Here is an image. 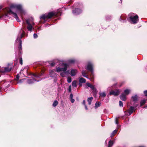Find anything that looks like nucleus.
Segmentation results:
<instances>
[{
    "mask_svg": "<svg viewBox=\"0 0 147 147\" xmlns=\"http://www.w3.org/2000/svg\"><path fill=\"white\" fill-rule=\"evenodd\" d=\"M13 8L18 10L21 16L26 13L25 11L22 9L21 5L12 4L10 5V8H6L0 11V19H4L7 17L8 14H12L13 16L16 19L17 21L18 22H20L16 13L12 11L11 9Z\"/></svg>",
    "mask_w": 147,
    "mask_h": 147,
    "instance_id": "1",
    "label": "nucleus"
},
{
    "mask_svg": "<svg viewBox=\"0 0 147 147\" xmlns=\"http://www.w3.org/2000/svg\"><path fill=\"white\" fill-rule=\"evenodd\" d=\"M25 28V23L23 22V28H21V30L20 31V33L18 35L16 40V42H19V50L20 52V54L22 53L21 50L22 49V41L21 39L23 37V36L24 35L25 32L23 30V29H24Z\"/></svg>",
    "mask_w": 147,
    "mask_h": 147,
    "instance_id": "2",
    "label": "nucleus"
},
{
    "mask_svg": "<svg viewBox=\"0 0 147 147\" xmlns=\"http://www.w3.org/2000/svg\"><path fill=\"white\" fill-rule=\"evenodd\" d=\"M128 18L127 20L131 22L133 24L137 23L138 21V15H136L135 14L132 13H130L128 15Z\"/></svg>",
    "mask_w": 147,
    "mask_h": 147,
    "instance_id": "3",
    "label": "nucleus"
},
{
    "mask_svg": "<svg viewBox=\"0 0 147 147\" xmlns=\"http://www.w3.org/2000/svg\"><path fill=\"white\" fill-rule=\"evenodd\" d=\"M57 15V13L53 11L52 12H50L48 14H45L42 15L40 17V19H43L44 20V22H45L47 20V19H49L53 16H56Z\"/></svg>",
    "mask_w": 147,
    "mask_h": 147,
    "instance_id": "4",
    "label": "nucleus"
},
{
    "mask_svg": "<svg viewBox=\"0 0 147 147\" xmlns=\"http://www.w3.org/2000/svg\"><path fill=\"white\" fill-rule=\"evenodd\" d=\"M27 25V28L28 31L31 32L32 29H34L33 26L35 24L33 22V19L32 18H30L25 20Z\"/></svg>",
    "mask_w": 147,
    "mask_h": 147,
    "instance_id": "5",
    "label": "nucleus"
},
{
    "mask_svg": "<svg viewBox=\"0 0 147 147\" xmlns=\"http://www.w3.org/2000/svg\"><path fill=\"white\" fill-rule=\"evenodd\" d=\"M77 62V60L75 59H69L67 60L65 63V74L68 73L66 71L67 67H69L71 64H74Z\"/></svg>",
    "mask_w": 147,
    "mask_h": 147,
    "instance_id": "6",
    "label": "nucleus"
},
{
    "mask_svg": "<svg viewBox=\"0 0 147 147\" xmlns=\"http://www.w3.org/2000/svg\"><path fill=\"white\" fill-rule=\"evenodd\" d=\"M93 66V64L91 62L89 61L88 62L86 68V69L91 72L90 76L92 78H93L94 75Z\"/></svg>",
    "mask_w": 147,
    "mask_h": 147,
    "instance_id": "7",
    "label": "nucleus"
},
{
    "mask_svg": "<svg viewBox=\"0 0 147 147\" xmlns=\"http://www.w3.org/2000/svg\"><path fill=\"white\" fill-rule=\"evenodd\" d=\"M66 71H68V73L66 75L69 74L72 77L74 76H76L78 72V70L77 69L74 68L71 69H70V71H69V70H66Z\"/></svg>",
    "mask_w": 147,
    "mask_h": 147,
    "instance_id": "8",
    "label": "nucleus"
},
{
    "mask_svg": "<svg viewBox=\"0 0 147 147\" xmlns=\"http://www.w3.org/2000/svg\"><path fill=\"white\" fill-rule=\"evenodd\" d=\"M56 71L57 72L62 71V72L61 73V75L62 77H64V66H63L62 67H58L57 68Z\"/></svg>",
    "mask_w": 147,
    "mask_h": 147,
    "instance_id": "9",
    "label": "nucleus"
},
{
    "mask_svg": "<svg viewBox=\"0 0 147 147\" xmlns=\"http://www.w3.org/2000/svg\"><path fill=\"white\" fill-rule=\"evenodd\" d=\"M120 91L118 89H116L115 90H111L109 92L110 95H114L115 96H116L119 94Z\"/></svg>",
    "mask_w": 147,
    "mask_h": 147,
    "instance_id": "10",
    "label": "nucleus"
},
{
    "mask_svg": "<svg viewBox=\"0 0 147 147\" xmlns=\"http://www.w3.org/2000/svg\"><path fill=\"white\" fill-rule=\"evenodd\" d=\"M11 68H9L8 67H5L4 70L2 69L0 66V72L4 73L9 72L11 70Z\"/></svg>",
    "mask_w": 147,
    "mask_h": 147,
    "instance_id": "11",
    "label": "nucleus"
},
{
    "mask_svg": "<svg viewBox=\"0 0 147 147\" xmlns=\"http://www.w3.org/2000/svg\"><path fill=\"white\" fill-rule=\"evenodd\" d=\"M82 11L81 9L78 8H75L73 10V13L74 15H78L81 13Z\"/></svg>",
    "mask_w": 147,
    "mask_h": 147,
    "instance_id": "12",
    "label": "nucleus"
},
{
    "mask_svg": "<svg viewBox=\"0 0 147 147\" xmlns=\"http://www.w3.org/2000/svg\"><path fill=\"white\" fill-rule=\"evenodd\" d=\"M49 74L51 77L55 79H56L57 78V74L54 72L53 70H51L50 71Z\"/></svg>",
    "mask_w": 147,
    "mask_h": 147,
    "instance_id": "13",
    "label": "nucleus"
},
{
    "mask_svg": "<svg viewBox=\"0 0 147 147\" xmlns=\"http://www.w3.org/2000/svg\"><path fill=\"white\" fill-rule=\"evenodd\" d=\"M135 107H133L131 106L130 107L128 110V112L129 115H130L133 113L134 111L135 110Z\"/></svg>",
    "mask_w": 147,
    "mask_h": 147,
    "instance_id": "14",
    "label": "nucleus"
},
{
    "mask_svg": "<svg viewBox=\"0 0 147 147\" xmlns=\"http://www.w3.org/2000/svg\"><path fill=\"white\" fill-rule=\"evenodd\" d=\"M79 86H81L82 85V83H85L86 82V80L85 79L83 78H80L79 79Z\"/></svg>",
    "mask_w": 147,
    "mask_h": 147,
    "instance_id": "15",
    "label": "nucleus"
},
{
    "mask_svg": "<svg viewBox=\"0 0 147 147\" xmlns=\"http://www.w3.org/2000/svg\"><path fill=\"white\" fill-rule=\"evenodd\" d=\"M126 16L125 15H123L121 16L119 19V20L123 22H124L126 21Z\"/></svg>",
    "mask_w": 147,
    "mask_h": 147,
    "instance_id": "16",
    "label": "nucleus"
},
{
    "mask_svg": "<svg viewBox=\"0 0 147 147\" xmlns=\"http://www.w3.org/2000/svg\"><path fill=\"white\" fill-rule=\"evenodd\" d=\"M126 95L123 93L120 96L121 99L123 101H125L126 99Z\"/></svg>",
    "mask_w": 147,
    "mask_h": 147,
    "instance_id": "17",
    "label": "nucleus"
},
{
    "mask_svg": "<svg viewBox=\"0 0 147 147\" xmlns=\"http://www.w3.org/2000/svg\"><path fill=\"white\" fill-rule=\"evenodd\" d=\"M56 62H53L52 63H51V64H50V65L51 66H53L55 65H58V64H59V63H60V62H60L59 61H58V60H56Z\"/></svg>",
    "mask_w": 147,
    "mask_h": 147,
    "instance_id": "18",
    "label": "nucleus"
},
{
    "mask_svg": "<svg viewBox=\"0 0 147 147\" xmlns=\"http://www.w3.org/2000/svg\"><path fill=\"white\" fill-rule=\"evenodd\" d=\"M36 80L34 79H29L27 81V82L29 84H32L34 83V81H36Z\"/></svg>",
    "mask_w": 147,
    "mask_h": 147,
    "instance_id": "19",
    "label": "nucleus"
},
{
    "mask_svg": "<svg viewBox=\"0 0 147 147\" xmlns=\"http://www.w3.org/2000/svg\"><path fill=\"white\" fill-rule=\"evenodd\" d=\"M82 76L83 77H85L88 79H89V78H88V76L86 74V72L84 70H82Z\"/></svg>",
    "mask_w": 147,
    "mask_h": 147,
    "instance_id": "20",
    "label": "nucleus"
},
{
    "mask_svg": "<svg viewBox=\"0 0 147 147\" xmlns=\"http://www.w3.org/2000/svg\"><path fill=\"white\" fill-rule=\"evenodd\" d=\"M130 91V90L129 89H126L124 90L123 94L126 96L129 94Z\"/></svg>",
    "mask_w": 147,
    "mask_h": 147,
    "instance_id": "21",
    "label": "nucleus"
},
{
    "mask_svg": "<svg viewBox=\"0 0 147 147\" xmlns=\"http://www.w3.org/2000/svg\"><path fill=\"white\" fill-rule=\"evenodd\" d=\"M114 144L113 142L111 140L109 141L108 144V147H112Z\"/></svg>",
    "mask_w": 147,
    "mask_h": 147,
    "instance_id": "22",
    "label": "nucleus"
},
{
    "mask_svg": "<svg viewBox=\"0 0 147 147\" xmlns=\"http://www.w3.org/2000/svg\"><path fill=\"white\" fill-rule=\"evenodd\" d=\"M70 99L71 102L73 103L74 102L75 100L73 98V95L72 94H71L70 95Z\"/></svg>",
    "mask_w": 147,
    "mask_h": 147,
    "instance_id": "23",
    "label": "nucleus"
},
{
    "mask_svg": "<svg viewBox=\"0 0 147 147\" xmlns=\"http://www.w3.org/2000/svg\"><path fill=\"white\" fill-rule=\"evenodd\" d=\"M101 105V103L99 102H96L95 104V108L96 109L98 107L100 106Z\"/></svg>",
    "mask_w": 147,
    "mask_h": 147,
    "instance_id": "24",
    "label": "nucleus"
},
{
    "mask_svg": "<svg viewBox=\"0 0 147 147\" xmlns=\"http://www.w3.org/2000/svg\"><path fill=\"white\" fill-rule=\"evenodd\" d=\"M93 99V97H91L88 98V102L89 105H90L91 104V102Z\"/></svg>",
    "mask_w": 147,
    "mask_h": 147,
    "instance_id": "25",
    "label": "nucleus"
},
{
    "mask_svg": "<svg viewBox=\"0 0 147 147\" xmlns=\"http://www.w3.org/2000/svg\"><path fill=\"white\" fill-rule=\"evenodd\" d=\"M43 74V73L38 74H33V76L35 77H39L40 76H41Z\"/></svg>",
    "mask_w": 147,
    "mask_h": 147,
    "instance_id": "26",
    "label": "nucleus"
},
{
    "mask_svg": "<svg viewBox=\"0 0 147 147\" xmlns=\"http://www.w3.org/2000/svg\"><path fill=\"white\" fill-rule=\"evenodd\" d=\"M72 86L74 87H77V81L76 80H74L72 82Z\"/></svg>",
    "mask_w": 147,
    "mask_h": 147,
    "instance_id": "27",
    "label": "nucleus"
},
{
    "mask_svg": "<svg viewBox=\"0 0 147 147\" xmlns=\"http://www.w3.org/2000/svg\"><path fill=\"white\" fill-rule=\"evenodd\" d=\"M146 102V100L143 99L140 102V106H142L144 105Z\"/></svg>",
    "mask_w": 147,
    "mask_h": 147,
    "instance_id": "28",
    "label": "nucleus"
},
{
    "mask_svg": "<svg viewBox=\"0 0 147 147\" xmlns=\"http://www.w3.org/2000/svg\"><path fill=\"white\" fill-rule=\"evenodd\" d=\"M132 98L133 101L135 102L138 99V96L136 95L134 96H132Z\"/></svg>",
    "mask_w": 147,
    "mask_h": 147,
    "instance_id": "29",
    "label": "nucleus"
},
{
    "mask_svg": "<svg viewBox=\"0 0 147 147\" xmlns=\"http://www.w3.org/2000/svg\"><path fill=\"white\" fill-rule=\"evenodd\" d=\"M100 96L102 97H105L106 96V94L105 92H100Z\"/></svg>",
    "mask_w": 147,
    "mask_h": 147,
    "instance_id": "30",
    "label": "nucleus"
},
{
    "mask_svg": "<svg viewBox=\"0 0 147 147\" xmlns=\"http://www.w3.org/2000/svg\"><path fill=\"white\" fill-rule=\"evenodd\" d=\"M117 132V130L116 129L114 130L111 134V137H113L114 136V135L116 134Z\"/></svg>",
    "mask_w": 147,
    "mask_h": 147,
    "instance_id": "31",
    "label": "nucleus"
},
{
    "mask_svg": "<svg viewBox=\"0 0 147 147\" xmlns=\"http://www.w3.org/2000/svg\"><path fill=\"white\" fill-rule=\"evenodd\" d=\"M58 104V102L57 100H55L53 104V107H55Z\"/></svg>",
    "mask_w": 147,
    "mask_h": 147,
    "instance_id": "32",
    "label": "nucleus"
},
{
    "mask_svg": "<svg viewBox=\"0 0 147 147\" xmlns=\"http://www.w3.org/2000/svg\"><path fill=\"white\" fill-rule=\"evenodd\" d=\"M90 88L93 90L94 91L96 92V90L94 86L92 85L90 87Z\"/></svg>",
    "mask_w": 147,
    "mask_h": 147,
    "instance_id": "33",
    "label": "nucleus"
},
{
    "mask_svg": "<svg viewBox=\"0 0 147 147\" xmlns=\"http://www.w3.org/2000/svg\"><path fill=\"white\" fill-rule=\"evenodd\" d=\"M72 78L71 77H68L67 78V82L68 83H70L71 82Z\"/></svg>",
    "mask_w": 147,
    "mask_h": 147,
    "instance_id": "34",
    "label": "nucleus"
},
{
    "mask_svg": "<svg viewBox=\"0 0 147 147\" xmlns=\"http://www.w3.org/2000/svg\"><path fill=\"white\" fill-rule=\"evenodd\" d=\"M20 63L21 65H22V57H20L19 59Z\"/></svg>",
    "mask_w": 147,
    "mask_h": 147,
    "instance_id": "35",
    "label": "nucleus"
},
{
    "mask_svg": "<svg viewBox=\"0 0 147 147\" xmlns=\"http://www.w3.org/2000/svg\"><path fill=\"white\" fill-rule=\"evenodd\" d=\"M119 105L120 107H123V104L122 102L121 101H119Z\"/></svg>",
    "mask_w": 147,
    "mask_h": 147,
    "instance_id": "36",
    "label": "nucleus"
},
{
    "mask_svg": "<svg viewBox=\"0 0 147 147\" xmlns=\"http://www.w3.org/2000/svg\"><path fill=\"white\" fill-rule=\"evenodd\" d=\"M34 38H36L38 37L37 34L35 33H34L33 35Z\"/></svg>",
    "mask_w": 147,
    "mask_h": 147,
    "instance_id": "37",
    "label": "nucleus"
},
{
    "mask_svg": "<svg viewBox=\"0 0 147 147\" xmlns=\"http://www.w3.org/2000/svg\"><path fill=\"white\" fill-rule=\"evenodd\" d=\"M86 85L88 87H90L92 85L89 83H86Z\"/></svg>",
    "mask_w": 147,
    "mask_h": 147,
    "instance_id": "38",
    "label": "nucleus"
},
{
    "mask_svg": "<svg viewBox=\"0 0 147 147\" xmlns=\"http://www.w3.org/2000/svg\"><path fill=\"white\" fill-rule=\"evenodd\" d=\"M20 78V76L19 74H17L16 76V80H18Z\"/></svg>",
    "mask_w": 147,
    "mask_h": 147,
    "instance_id": "39",
    "label": "nucleus"
},
{
    "mask_svg": "<svg viewBox=\"0 0 147 147\" xmlns=\"http://www.w3.org/2000/svg\"><path fill=\"white\" fill-rule=\"evenodd\" d=\"M144 94L146 96H147V90H145L144 91Z\"/></svg>",
    "mask_w": 147,
    "mask_h": 147,
    "instance_id": "40",
    "label": "nucleus"
},
{
    "mask_svg": "<svg viewBox=\"0 0 147 147\" xmlns=\"http://www.w3.org/2000/svg\"><path fill=\"white\" fill-rule=\"evenodd\" d=\"M24 80V79H21V80H20L19 81V82H18V83H21Z\"/></svg>",
    "mask_w": 147,
    "mask_h": 147,
    "instance_id": "41",
    "label": "nucleus"
},
{
    "mask_svg": "<svg viewBox=\"0 0 147 147\" xmlns=\"http://www.w3.org/2000/svg\"><path fill=\"white\" fill-rule=\"evenodd\" d=\"M115 123L117 125H118V121L117 118L115 119Z\"/></svg>",
    "mask_w": 147,
    "mask_h": 147,
    "instance_id": "42",
    "label": "nucleus"
},
{
    "mask_svg": "<svg viewBox=\"0 0 147 147\" xmlns=\"http://www.w3.org/2000/svg\"><path fill=\"white\" fill-rule=\"evenodd\" d=\"M71 91V86H70L69 87V91L70 92Z\"/></svg>",
    "mask_w": 147,
    "mask_h": 147,
    "instance_id": "43",
    "label": "nucleus"
},
{
    "mask_svg": "<svg viewBox=\"0 0 147 147\" xmlns=\"http://www.w3.org/2000/svg\"><path fill=\"white\" fill-rule=\"evenodd\" d=\"M82 104L83 105H84V106H85L86 105V104H85V100H84L83 101Z\"/></svg>",
    "mask_w": 147,
    "mask_h": 147,
    "instance_id": "44",
    "label": "nucleus"
},
{
    "mask_svg": "<svg viewBox=\"0 0 147 147\" xmlns=\"http://www.w3.org/2000/svg\"><path fill=\"white\" fill-rule=\"evenodd\" d=\"M84 106H85V109L86 110H87L88 109L87 107L86 106V105Z\"/></svg>",
    "mask_w": 147,
    "mask_h": 147,
    "instance_id": "45",
    "label": "nucleus"
},
{
    "mask_svg": "<svg viewBox=\"0 0 147 147\" xmlns=\"http://www.w3.org/2000/svg\"><path fill=\"white\" fill-rule=\"evenodd\" d=\"M3 7L2 5H0V9H1Z\"/></svg>",
    "mask_w": 147,
    "mask_h": 147,
    "instance_id": "46",
    "label": "nucleus"
},
{
    "mask_svg": "<svg viewBox=\"0 0 147 147\" xmlns=\"http://www.w3.org/2000/svg\"><path fill=\"white\" fill-rule=\"evenodd\" d=\"M144 108H147V106H146L143 107Z\"/></svg>",
    "mask_w": 147,
    "mask_h": 147,
    "instance_id": "47",
    "label": "nucleus"
},
{
    "mask_svg": "<svg viewBox=\"0 0 147 147\" xmlns=\"http://www.w3.org/2000/svg\"><path fill=\"white\" fill-rule=\"evenodd\" d=\"M105 144H107V141L106 140L105 142Z\"/></svg>",
    "mask_w": 147,
    "mask_h": 147,
    "instance_id": "48",
    "label": "nucleus"
},
{
    "mask_svg": "<svg viewBox=\"0 0 147 147\" xmlns=\"http://www.w3.org/2000/svg\"><path fill=\"white\" fill-rule=\"evenodd\" d=\"M120 1H121V3L122 2V0H120Z\"/></svg>",
    "mask_w": 147,
    "mask_h": 147,
    "instance_id": "49",
    "label": "nucleus"
},
{
    "mask_svg": "<svg viewBox=\"0 0 147 147\" xmlns=\"http://www.w3.org/2000/svg\"><path fill=\"white\" fill-rule=\"evenodd\" d=\"M140 147H144V146H140Z\"/></svg>",
    "mask_w": 147,
    "mask_h": 147,
    "instance_id": "50",
    "label": "nucleus"
}]
</instances>
